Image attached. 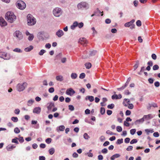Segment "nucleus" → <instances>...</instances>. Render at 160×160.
<instances>
[{
    "instance_id": "nucleus-21",
    "label": "nucleus",
    "mask_w": 160,
    "mask_h": 160,
    "mask_svg": "<svg viewBox=\"0 0 160 160\" xmlns=\"http://www.w3.org/2000/svg\"><path fill=\"white\" fill-rule=\"evenodd\" d=\"M65 129V127L63 125H61L59 127H58L57 128V132L60 131H63Z\"/></svg>"
},
{
    "instance_id": "nucleus-45",
    "label": "nucleus",
    "mask_w": 160,
    "mask_h": 160,
    "mask_svg": "<svg viewBox=\"0 0 160 160\" xmlns=\"http://www.w3.org/2000/svg\"><path fill=\"white\" fill-rule=\"evenodd\" d=\"M85 74L84 73H82L80 75L79 78L81 79H83L85 78Z\"/></svg>"
},
{
    "instance_id": "nucleus-30",
    "label": "nucleus",
    "mask_w": 160,
    "mask_h": 160,
    "mask_svg": "<svg viewBox=\"0 0 160 160\" xmlns=\"http://www.w3.org/2000/svg\"><path fill=\"white\" fill-rule=\"evenodd\" d=\"M85 65L87 69H89L91 68L92 66L91 63L90 62L86 63L85 64Z\"/></svg>"
},
{
    "instance_id": "nucleus-28",
    "label": "nucleus",
    "mask_w": 160,
    "mask_h": 160,
    "mask_svg": "<svg viewBox=\"0 0 160 160\" xmlns=\"http://www.w3.org/2000/svg\"><path fill=\"white\" fill-rule=\"evenodd\" d=\"M77 75L75 73H72L71 75V78L72 79H75L77 77Z\"/></svg>"
},
{
    "instance_id": "nucleus-14",
    "label": "nucleus",
    "mask_w": 160,
    "mask_h": 160,
    "mask_svg": "<svg viewBox=\"0 0 160 160\" xmlns=\"http://www.w3.org/2000/svg\"><path fill=\"white\" fill-rule=\"evenodd\" d=\"M41 111V108L39 107H36L33 109V112L37 114H39Z\"/></svg>"
},
{
    "instance_id": "nucleus-26",
    "label": "nucleus",
    "mask_w": 160,
    "mask_h": 160,
    "mask_svg": "<svg viewBox=\"0 0 160 160\" xmlns=\"http://www.w3.org/2000/svg\"><path fill=\"white\" fill-rule=\"evenodd\" d=\"M49 152L50 155H52L55 152V150L54 148H52L49 150Z\"/></svg>"
},
{
    "instance_id": "nucleus-55",
    "label": "nucleus",
    "mask_w": 160,
    "mask_h": 160,
    "mask_svg": "<svg viewBox=\"0 0 160 160\" xmlns=\"http://www.w3.org/2000/svg\"><path fill=\"white\" fill-rule=\"evenodd\" d=\"M83 26V23L82 22H81L79 23H78V28H82Z\"/></svg>"
},
{
    "instance_id": "nucleus-57",
    "label": "nucleus",
    "mask_w": 160,
    "mask_h": 160,
    "mask_svg": "<svg viewBox=\"0 0 160 160\" xmlns=\"http://www.w3.org/2000/svg\"><path fill=\"white\" fill-rule=\"evenodd\" d=\"M20 111L19 109H16L14 111V112L17 114H19L20 113Z\"/></svg>"
},
{
    "instance_id": "nucleus-3",
    "label": "nucleus",
    "mask_w": 160,
    "mask_h": 160,
    "mask_svg": "<svg viewBox=\"0 0 160 160\" xmlns=\"http://www.w3.org/2000/svg\"><path fill=\"white\" fill-rule=\"evenodd\" d=\"M89 5L88 3L86 2H81L77 5V8L78 9L87 10L89 8Z\"/></svg>"
},
{
    "instance_id": "nucleus-39",
    "label": "nucleus",
    "mask_w": 160,
    "mask_h": 160,
    "mask_svg": "<svg viewBox=\"0 0 160 160\" xmlns=\"http://www.w3.org/2000/svg\"><path fill=\"white\" fill-rule=\"evenodd\" d=\"M46 52V51L44 50V49H42L40 50V52H39V54L40 55L42 56L43 55V54L45 53Z\"/></svg>"
},
{
    "instance_id": "nucleus-23",
    "label": "nucleus",
    "mask_w": 160,
    "mask_h": 160,
    "mask_svg": "<svg viewBox=\"0 0 160 160\" xmlns=\"http://www.w3.org/2000/svg\"><path fill=\"white\" fill-rule=\"evenodd\" d=\"M56 79L58 81L61 82L63 80V77L61 75H59L56 77Z\"/></svg>"
},
{
    "instance_id": "nucleus-15",
    "label": "nucleus",
    "mask_w": 160,
    "mask_h": 160,
    "mask_svg": "<svg viewBox=\"0 0 160 160\" xmlns=\"http://www.w3.org/2000/svg\"><path fill=\"white\" fill-rule=\"evenodd\" d=\"M134 22V19H132L130 22L125 23L124 24V26L127 27H129L131 26L132 24H133Z\"/></svg>"
},
{
    "instance_id": "nucleus-64",
    "label": "nucleus",
    "mask_w": 160,
    "mask_h": 160,
    "mask_svg": "<svg viewBox=\"0 0 160 160\" xmlns=\"http://www.w3.org/2000/svg\"><path fill=\"white\" fill-rule=\"evenodd\" d=\"M151 57L154 60H156L157 58V56L155 54H152V55Z\"/></svg>"
},
{
    "instance_id": "nucleus-12",
    "label": "nucleus",
    "mask_w": 160,
    "mask_h": 160,
    "mask_svg": "<svg viewBox=\"0 0 160 160\" xmlns=\"http://www.w3.org/2000/svg\"><path fill=\"white\" fill-rule=\"evenodd\" d=\"M79 43L83 45H85L87 43V41L86 39L84 38H81L79 41Z\"/></svg>"
},
{
    "instance_id": "nucleus-16",
    "label": "nucleus",
    "mask_w": 160,
    "mask_h": 160,
    "mask_svg": "<svg viewBox=\"0 0 160 160\" xmlns=\"http://www.w3.org/2000/svg\"><path fill=\"white\" fill-rule=\"evenodd\" d=\"M144 121L143 118L138 120H136L134 122L135 124L137 125L142 123Z\"/></svg>"
},
{
    "instance_id": "nucleus-62",
    "label": "nucleus",
    "mask_w": 160,
    "mask_h": 160,
    "mask_svg": "<svg viewBox=\"0 0 160 160\" xmlns=\"http://www.w3.org/2000/svg\"><path fill=\"white\" fill-rule=\"evenodd\" d=\"M153 136L155 137H158L159 134L158 132H155L153 133Z\"/></svg>"
},
{
    "instance_id": "nucleus-54",
    "label": "nucleus",
    "mask_w": 160,
    "mask_h": 160,
    "mask_svg": "<svg viewBox=\"0 0 160 160\" xmlns=\"http://www.w3.org/2000/svg\"><path fill=\"white\" fill-rule=\"evenodd\" d=\"M136 24L138 26L140 27V26H141V24H142L140 20H138L136 22Z\"/></svg>"
},
{
    "instance_id": "nucleus-20",
    "label": "nucleus",
    "mask_w": 160,
    "mask_h": 160,
    "mask_svg": "<svg viewBox=\"0 0 160 160\" xmlns=\"http://www.w3.org/2000/svg\"><path fill=\"white\" fill-rule=\"evenodd\" d=\"M54 106V104L53 103H50L47 107L48 111L50 112H51L52 108Z\"/></svg>"
},
{
    "instance_id": "nucleus-1",
    "label": "nucleus",
    "mask_w": 160,
    "mask_h": 160,
    "mask_svg": "<svg viewBox=\"0 0 160 160\" xmlns=\"http://www.w3.org/2000/svg\"><path fill=\"white\" fill-rule=\"evenodd\" d=\"M16 16L12 12H8L5 14V18L9 22L12 23L16 20Z\"/></svg>"
},
{
    "instance_id": "nucleus-46",
    "label": "nucleus",
    "mask_w": 160,
    "mask_h": 160,
    "mask_svg": "<svg viewBox=\"0 0 160 160\" xmlns=\"http://www.w3.org/2000/svg\"><path fill=\"white\" fill-rule=\"evenodd\" d=\"M100 112L102 115L105 113V109L104 108L102 107L101 108Z\"/></svg>"
},
{
    "instance_id": "nucleus-31",
    "label": "nucleus",
    "mask_w": 160,
    "mask_h": 160,
    "mask_svg": "<svg viewBox=\"0 0 160 160\" xmlns=\"http://www.w3.org/2000/svg\"><path fill=\"white\" fill-rule=\"evenodd\" d=\"M139 65V61H137L136 62V64L134 65L133 68L134 70H135L136 69L138 68Z\"/></svg>"
},
{
    "instance_id": "nucleus-61",
    "label": "nucleus",
    "mask_w": 160,
    "mask_h": 160,
    "mask_svg": "<svg viewBox=\"0 0 160 160\" xmlns=\"http://www.w3.org/2000/svg\"><path fill=\"white\" fill-rule=\"evenodd\" d=\"M130 140V139L129 138H127L125 139L124 142L126 143H128L129 142Z\"/></svg>"
},
{
    "instance_id": "nucleus-27",
    "label": "nucleus",
    "mask_w": 160,
    "mask_h": 160,
    "mask_svg": "<svg viewBox=\"0 0 160 160\" xmlns=\"http://www.w3.org/2000/svg\"><path fill=\"white\" fill-rule=\"evenodd\" d=\"M34 102V100L32 99H30L28 101L27 103V105L29 106H31L32 104V103Z\"/></svg>"
},
{
    "instance_id": "nucleus-42",
    "label": "nucleus",
    "mask_w": 160,
    "mask_h": 160,
    "mask_svg": "<svg viewBox=\"0 0 160 160\" xmlns=\"http://www.w3.org/2000/svg\"><path fill=\"white\" fill-rule=\"evenodd\" d=\"M136 132V130L135 129H131L130 130V134L132 135H134L135 133Z\"/></svg>"
},
{
    "instance_id": "nucleus-7",
    "label": "nucleus",
    "mask_w": 160,
    "mask_h": 160,
    "mask_svg": "<svg viewBox=\"0 0 160 160\" xmlns=\"http://www.w3.org/2000/svg\"><path fill=\"white\" fill-rule=\"evenodd\" d=\"M0 57L5 60H8L10 59V57L7 53L2 52H0Z\"/></svg>"
},
{
    "instance_id": "nucleus-35",
    "label": "nucleus",
    "mask_w": 160,
    "mask_h": 160,
    "mask_svg": "<svg viewBox=\"0 0 160 160\" xmlns=\"http://www.w3.org/2000/svg\"><path fill=\"white\" fill-rule=\"evenodd\" d=\"M96 51L93 50L90 52L89 55L91 56H93L95 55V54L96 53Z\"/></svg>"
},
{
    "instance_id": "nucleus-37",
    "label": "nucleus",
    "mask_w": 160,
    "mask_h": 160,
    "mask_svg": "<svg viewBox=\"0 0 160 160\" xmlns=\"http://www.w3.org/2000/svg\"><path fill=\"white\" fill-rule=\"evenodd\" d=\"M14 132L15 133L18 134L20 132V130L17 127L14 128Z\"/></svg>"
},
{
    "instance_id": "nucleus-63",
    "label": "nucleus",
    "mask_w": 160,
    "mask_h": 160,
    "mask_svg": "<svg viewBox=\"0 0 160 160\" xmlns=\"http://www.w3.org/2000/svg\"><path fill=\"white\" fill-rule=\"evenodd\" d=\"M45 47L46 48L49 49L51 47V45L49 43H47L45 45Z\"/></svg>"
},
{
    "instance_id": "nucleus-36",
    "label": "nucleus",
    "mask_w": 160,
    "mask_h": 160,
    "mask_svg": "<svg viewBox=\"0 0 160 160\" xmlns=\"http://www.w3.org/2000/svg\"><path fill=\"white\" fill-rule=\"evenodd\" d=\"M18 139V138H14L12 139V143H15L16 144H18L19 143L18 142L17 140Z\"/></svg>"
},
{
    "instance_id": "nucleus-25",
    "label": "nucleus",
    "mask_w": 160,
    "mask_h": 160,
    "mask_svg": "<svg viewBox=\"0 0 160 160\" xmlns=\"http://www.w3.org/2000/svg\"><path fill=\"white\" fill-rule=\"evenodd\" d=\"M145 132L147 133L148 135L149 134V133H152L154 132L153 129H146L145 130Z\"/></svg>"
},
{
    "instance_id": "nucleus-47",
    "label": "nucleus",
    "mask_w": 160,
    "mask_h": 160,
    "mask_svg": "<svg viewBox=\"0 0 160 160\" xmlns=\"http://www.w3.org/2000/svg\"><path fill=\"white\" fill-rule=\"evenodd\" d=\"M118 132H121L122 131V128L121 127L118 126L116 128Z\"/></svg>"
},
{
    "instance_id": "nucleus-11",
    "label": "nucleus",
    "mask_w": 160,
    "mask_h": 160,
    "mask_svg": "<svg viewBox=\"0 0 160 160\" xmlns=\"http://www.w3.org/2000/svg\"><path fill=\"white\" fill-rule=\"evenodd\" d=\"M56 35L58 38H60L64 35V33L63 32L62 30L59 29L56 32Z\"/></svg>"
},
{
    "instance_id": "nucleus-40",
    "label": "nucleus",
    "mask_w": 160,
    "mask_h": 160,
    "mask_svg": "<svg viewBox=\"0 0 160 160\" xmlns=\"http://www.w3.org/2000/svg\"><path fill=\"white\" fill-rule=\"evenodd\" d=\"M114 107V104L112 103L108 105L107 106V107L108 108L112 109H113Z\"/></svg>"
},
{
    "instance_id": "nucleus-44",
    "label": "nucleus",
    "mask_w": 160,
    "mask_h": 160,
    "mask_svg": "<svg viewBox=\"0 0 160 160\" xmlns=\"http://www.w3.org/2000/svg\"><path fill=\"white\" fill-rule=\"evenodd\" d=\"M112 99L113 100L118 99V95L115 94L112 95Z\"/></svg>"
},
{
    "instance_id": "nucleus-8",
    "label": "nucleus",
    "mask_w": 160,
    "mask_h": 160,
    "mask_svg": "<svg viewBox=\"0 0 160 160\" xmlns=\"http://www.w3.org/2000/svg\"><path fill=\"white\" fill-rule=\"evenodd\" d=\"M14 35L19 40L21 39L22 38L23 36L22 33L19 31H16L14 33Z\"/></svg>"
},
{
    "instance_id": "nucleus-41",
    "label": "nucleus",
    "mask_w": 160,
    "mask_h": 160,
    "mask_svg": "<svg viewBox=\"0 0 160 160\" xmlns=\"http://www.w3.org/2000/svg\"><path fill=\"white\" fill-rule=\"evenodd\" d=\"M126 87H127V86H126L125 85H123L120 88H117V89L118 91H122V90H123L124 88H125Z\"/></svg>"
},
{
    "instance_id": "nucleus-38",
    "label": "nucleus",
    "mask_w": 160,
    "mask_h": 160,
    "mask_svg": "<svg viewBox=\"0 0 160 160\" xmlns=\"http://www.w3.org/2000/svg\"><path fill=\"white\" fill-rule=\"evenodd\" d=\"M13 51L18 52H22V51L20 49L17 48L14 49Z\"/></svg>"
},
{
    "instance_id": "nucleus-50",
    "label": "nucleus",
    "mask_w": 160,
    "mask_h": 160,
    "mask_svg": "<svg viewBox=\"0 0 160 160\" xmlns=\"http://www.w3.org/2000/svg\"><path fill=\"white\" fill-rule=\"evenodd\" d=\"M46 142L48 144H50L52 141V139L51 138H48L46 139Z\"/></svg>"
},
{
    "instance_id": "nucleus-2",
    "label": "nucleus",
    "mask_w": 160,
    "mask_h": 160,
    "mask_svg": "<svg viewBox=\"0 0 160 160\" xmlns=\"http://www.w3.org/2000/svg\"><path fill=\"white\" fill-rule=\"evenodd\" d=\"M27 23L28 25H34L36 23V19L31 14H28L27 16Z\"/></svg>"
},
{
    "instance_id": "nucleus-17",
    "label": "nucleus",
    "mask_w": 160,
    "mask_h": 160,
    "mask_svg": "<svg viewBox=\"0 0 160 160\" xmlns=\"http://www.w3.org/2000/svg\"><path fill=\"white\" fill-rule=\"evenodd\" d=\"M85 99L86 100H88L91 102L93 101L94 100V97L92 96H87Z\"/></svg>"
},
{
    "instance_id": "nucleus-52",
    "label": "nucleus",
    "mask_w": 160,
    "mask_h": 160,
    "mask_svg": "<svg viewBox=\"0 0 160 160\" xmlns=\"http://www.w3.org/2000/svg\"><path fill=\"white\" fill-rule=\"evenodd\" d=\"M69 109L71 111H73L74 110V108L72 105H69L68 106Z\"/></svg>"
},
{
    "instance_id": "nucleus-51",
    "label": "nucleus",
    "mask_w": 160,
    "mask_h": 160,
    "mask_svg": "<svg viewBox=\"0 0 160 160\" xmlns=\"http://www.w3.org/2000/svg\"><path fill=\"white\" fill-rule=\"evenodd\" d=\"M108 150L106 148H104L102 149L101 151V152L102 153L106 154L108 152Z\"/></svg>"
},
{
    "instance_id": "nucleus-34",
    "label": "nucleus",
    "mask_w": 160,
    "mask_h": 160,
    "mask_svg": "<svg viewBox=\"0 0 160 160\" xmlns=\"http://www.w3.org/2000/svg\"><path fill=\"white\" fill-rule=\"evenodd\" d=\"M11 120L14 122H17L18 121V119L17 117H13L11 118Z\"/></svg>"
},
{
    "instance_id": "nucleus-4",
    "label": "nucleus",
    "mask_w": 160,
    "mask_h": 160,
    "mask_svg": "<svg viewBox=\"0 0 160 160\" xmlns=\"http://www.w3.org/2000/svg\"><path fill=\"white\" fill-rule=\"evenodd\" d=\"M62 10L59 8L56 7L54 8L52 11L53 15L56 17H60L62 13Z\"/></svg>"
},
{
    "instance_id": "nucleus-58",
    "label": "nucleus",
    "mask_w": 160,
    "mask_h": 160,
    "mask_svg": "<svg viewBox=\"0 0 160 160\" xmlns=\"http://www.w3.org/2000/svg\"><path fill=\"white\" fill-rule=\"evenodd\" d=\"M153 62L151 61H148L147 63V64L149 66H150V67H152L153 65Z\"/></svg>"
},
{
    "instance_id": "nucleus-18",
    "label": "nucleus",
    "mask_w": 160,
    "mask_h": 160,
    "mask_svg": "<svg viewBox=\"0 0 160 160\" xmlns=\"http://www.w3.org/2000/svg\"><path fill=\"white\" fill-rule=\"evenodd\" d=\"M95 13L96 14V16H99L101 13H102L101 15V16H102L103 15V12L100 11L98 8H97L96 10L95 11Z\"/></svg>"
},
{
    "instance_id": "nucleus-43",
    "label": "nucleus",
    "mask_w": 160,
    "mask_h": 160,
    "mask_svg": "<svg viewBox=\"0 0 160 160\" xmlns=\"http://www.w3.org/2000/svg\"><path fill=\"white\" fill-rule=\"evenodd\" d=\"M159 66L157 65H155L153 66L152 68L153 70H157L159 69Z\"/></svg>"
},
{
    "instance_id": "nucleus-10",
    "label": "nucleus",
    "mask_w": 160,
    "mask_h": 160,
    "mask_svg": "<svg viewBox=\"0 0 160 160\" xmlns=\"http://www.w3.org/2000/svg\"><path fill=\"white\" fill-rule=\"evenodd\" d=\"M155 115L152 114H148L147 115H144L143 116V119L145 120H149L153 118Z\"/></svg>"
},
{
    "instance_id": "nucleus-53",
    "label": "nucleus",
    "mask_w": 160,
    "mask_h": 160,
    "mask_svg": "<svg viewBox=\"0 0 160 160\" xmlns=\"http://www.w3.org/2000/svg\"><path fill=\"white\" fill-rule=\"evenodd\" d=\"M54 91V89L53 87H51L48 89V92L50 93L53 92Z\"/></svg>"
},
{
    "instance_id": "nucleus-13",
    "label": "nucleus",
    "mask_w": 160,
    "mask_h": 160,
    "mask_svg": "<svg viewBox=\"0 0 160 160\" xmlns=\"http://www.w3.org/2000/svg\"><path fill=\"white\" fill-rule=\"evenodd\" d=\"M0 25L1 27L5 26L7 25V23L2 17L0 18Z\"/></svg>"
},
{
    "instance_id": "nucleus-9",
    "label": "nucleus",
    "mask_w": 160,
    "mask_h": 160,
    "mask_svg": "<svg viewBox=\"0 0 160 160\" xmlns=\"http://www.w3.org/2000/svg\"><path fill=\"white\" fill-rule=\"evenodd\" d=\"M75 93V91L71 88L68 89L66 91V94L71 96L73 95Z\"/></svg>"
},
{
    "instance_id": "nucleus-29",
    "label": "nucleus",
    "mask_w": 160,
    "mask_h": 160,
    "mask_svg": "<svg viewBox=\"0 0 160 160\" xmlns=\"http://www.w3.org/2000/svg\"><path fill=\"white\" fill-rule=\"evenodd\" d=\"M91 30L92 31V35L93 36H94L95 35L97 34V32L96 30L94 27H92L91 28Z\"/></svg>"
},
{
    "instance_id": "nucleus-48",
    "label": "nucleus",
    "mask_w": 160,
    "mask_h": 160,
    "mask_svg": "<svg viewBox=\"0 0 160 160\" xmlns=\"http://www.w3.org/2000/svg\"><path fill=\"white\" fill-rule=\"evenodd\" d=\"M18 140L20 143H22L24 141V140L23 137H20L18 138Z\"/></svg>"
},
{
    "instance_id": "nucleus-32",
    "label": "nucleus",
    "mask_w": 160,
    "mask_h": 160,
    "mask_svg": "<svg viewBox=\"0 0 160 160\" xmlns=\"http://www.w3.org/2000/svg\"><path fill=\"white\" fill-rule=\"evenodd\" d=\"M34 38V36L32 34L30 35L28 37V39L29 41H32Z\"/></svg>"
},
{
    "instance_id": "nucleus-56",
    "label": "nucleus",
    "mask_w": 160,
    "mask_h": 160,
    "mask_svg": "<svg viewBox=\"0 0 160 160\" xmlns=\"http://www.w3.org/2000/svg\"><path fill=\"white\" fill-rule=\"evenodd\" d=\"M123 142V139L121 138L120 139H118L117 140V143L118 144H120Z\"/></svg>"
},
{
    "instance_id": "nucleus-22",
    "label": "nucleus",
    "mask_w": 160,
    "mask_h": 160,
    "mask_svg": "<svg viewBox=\"0 0 160 160\" xmlns=\"http://www.w3.org/2000/svg\"><path fill=\"white\" fill-rule=\"evenodd\" d=\"M120 156L119 154H116L112 156L110 158L111 160H114L115 158H118Z\"/></svg>"
},
{
    "instance_id": "nucleus-60",
    "label": "nucleus",
    "mask_w": 160,
    "mask_h": 160,
    "mask_svg": "<svg viewBox=\"0 0 160 160\" xmlns=\"http://www.w3.org/2000/svg\"><path fill=\"white\" fill-rule=\"evenodd\" d=\"M124 94L126 95H129L131 94V92L128 90H126L124 91Z\"/></svg>"
},
{
    "instance_id": "nucleus-5",
    "label": "nucleus",
    "mask_w": 160,
    "mask_h": 160,
    "mask_svg": "<svg viewBox=\"0 0 160 160\" xmlns=\"http://www.w3.org/2000/svg\"><path fill=\"white\" fill-rule=\"evenodd\" d=\"M27 86V83L26 82L21 83H18L16 86L17 90L20 92L23 91Z\"/></svg>"
},
{
    "instance_id": "nucleus-33",
    "label": "nucleus",
    "mask_w": 160,
    "mask_h": 160,
    "mask_svg": "<svg viewBox=\"0 0 160 160\" xmlns=\"http://www.w3.org/2000/svg\"><path fill=\"white\" fill-rule=\"evenodd\" d=\"M83 138L85 139L88 140L90 138V137L87 133H85L83 135Z\"/></svg>"
},
{
    "instance_id": "nucleus-59",
    "label": "nucleus",
    "mask_w": 160,
    "mask_h": 160,
    "mask_svg": "<svg viewBox=\"0 0 160 160\" xmlns=\"http://www.w3.org/2000/svg\"><path fill=\"white\" fill-rule=\"evenodd\" d=\"M133 147L132 146H129L126 149V150L128 151H131Z\"/></svg>"
},
{
    "instance_id": "nucleus-49",
    "label": "nucleus",
    "mask_w": 160,
    "mask_h": 160,
    "mask_svg": "<svg viewBox=\"0 0 160 160\" xmlns=\"http://www.w3.org/2000/svg\"><path fill=\"white\" fill-rule=\"evenodd\" d=\"M137 142L138 140H137V139H133L131 141L130 143L131 144H132L133 143H136Z\"/></svg>"
},
{
    "instance_id": "nucleus-6",
    "label": "nucleus",
    "mask_w": 160,
    "mask_h": 160,
    "mask_svg": "<svg viewBox=\"0 0 160 160\" xmlns=\"http://www.w3.org/2000/svg\"><path fill=\"white\" fill-rule=\"evenodd\" d=\"M17 7L21 10H23L26 7L25 3L22 1H18L16 3Z\"/></svg>"
},
{
    "instance_id": "nucleus-19",
    "label": "nucleus",
    "mask_w": 160,
    "mask_h": 160,
    "mask_svg": "<svg viewBox=\"0 0 160 160\" xmlns=\"http://www.w3.org/2000/svg\"><path fill=\"white\" fill-rule=\"evenodd\" d=\"M16 146L13 145H9L6 148L7 150L8 151H10L13 148H15Z\"/></svg>"
},
{
    "instance_id": "nucleus-24",
    "label": "nucleus",
    "mask_w": 160,
    "mask_h": 160,
    "mask_svg": "<svg viewBox=\"0 0 160 160\" xmlns=\"http://www.w3.org/2000/svg\"><path fill=\"white\" fill-rule=\"evenodd\" d=\"M33 49V47L32 46L26 48L24 49V51L26 52H29Z\"/></svg>"
}]
</instances>
